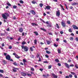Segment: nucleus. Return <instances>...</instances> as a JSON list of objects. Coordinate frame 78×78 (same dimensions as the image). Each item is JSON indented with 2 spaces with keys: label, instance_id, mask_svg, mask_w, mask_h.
Instances as JSON below:
<instances>
[{
  "label": "nucleus",
  "instance_id": "obj_61",
  "mask_svg": "<svg viewBox=\"0 0 78 78\" xmlns=\"http://www.w3.org/2000/svg\"><path fill=\"white\" fill-rule=\"evenodd\" d=\"M13 19L14 20H16V17L14 16L13 18Z\"/></svg>",
  "mask_w": 78,
  "mask_h": 78
},
{
  "label": "nucleus",
  "instance_id": "obj_24",
  "mask_svg": "<svg viewBox=\"0 0 78 78\" xmlns=\"http://www.w3.org/2000/svg\"><path fill=\"white\" fill-rule=\"evenodd\" d=\"M68 31L70 33H72V29L70 28L69 29Z\"/></svg>",
  "mask_w": 78,
  "mask_h": 78
},
{
  "label": "nucleus",
  "instance_id": "obj_64",
  "mask_svg": "<svg viewBox=\"0 0 78 78\" xmlns=\"http://www.w3.org/2000/svg\"><path fill=\"white\" fill-rule=\"evenodd\" d=\"M20 65H22V66H23V63L22 62H21L20 63Z\"/></svg>",
  "mask_w": 78,
  "mask_h": 78
},
{
  "label": "nucleus",
  "instance_id": "obj_44",
  "mask_svg": "<svg viewBox=\"0 0 78 78\" xmlns=\"http://www.w3.org/2000/svg\"><path fill=\"white\" fill-rule=\"evenodd\" d=\"M58 53H61V51L60 50V49H59L58 50Z\"/></svg>",
  "mask_w": 78,
  "mask_h": 78
},
{
  "label": "nucleus",
  "instance_id": "obj_48",
  "mask_svg": "<svg viewBox=\"0 0 78 78\" xmlns=\"http://www.w3.org/2000/svg\"><path fill=\"white\" fill-rule=\"evenodd\" d=\"M45 56L46 57V58H48L49 56H48V55H45Z\"/></svg>",
  "mask_w": 78,
  "mask_h": 78
},
{
  "label": "nucleus",
  "instance_id": "obj_55",
  "mask_svg": "<svg viewBox=\"0 0 78 78\" xmlns=\"http://www.w3.org/2000/svg\"><path fill=\"white\" fill-rule=\"evenodd\" d=\"M70 35H71V36H74V34H73V33H71L70 34Z\"/></svg>",
  "mask_w": 78,
  "mask_h": 78
},
{
  "label": "nucleus",
  "instance_id": "obj_18",
  "mask_svg": "<svg viewBox=\"0 0 78 78\" xmlns=\"http://www.w3.org/2000/svg\"><path fill=\"white\" fill-rule=\"evenodd\" d=\"M46 42H47V44L48 45H49V44H50L51 42H50V41H47Z\"/></svg>",
  "mask_w": 78,
  "mask_h": 78
},
{
  "label": "nucleus",
  "instance_id": "obj_12",
  "mask_svg": "<svg viewBox=\"0 0 78 78\" xmlns=\"http://www.w3.org/2000/svg\"><path fill=\"white\" fill-rule=\"evenodd\" d=\"M52 76L54 78H58V76H56V75L54 73L52 74Z\"/></svg>",
  "mask_w": 78,
  "mask_h": 78
},
{
  "label": "nucleus",
  "instance_id": "obj_35",
  "mask_svg": "<svg viewBox=\"0 0 78 78\" xmlns=\"http://www.w3.org/2000/svg\"><path fill=\"white\" fill-rule=\"evenodd\" d=\"M4 73V71L3 70H0V73Z\"/></svg>",
  "mask_w": 78,
  "mask_h": 78
},
{
  "label": "nucleus",
  "instance_id": "obj_31",
  "mask_svg": "<svg viewBox=\"0 0 78 78\" xmlns=\"http://www.w3.org/2000/svg\"><path fill=\"white\" fill-rule=\"evenodd\" d=\"M27 76H32L31 74L29 73H27Z\"/></svg>",
  "mask_w": 78,
  "mask_h": 78
},
{
  "label": "nucleus",
  "instance_id": "obj_3",
  "mask_svg": "<svg viewBox=\"0 0 78 78\" xmlns=\"http://www.w3.org/2000/svg\"><path fill=\"white\" fill-rule=\"evenodd\" d=\"M17 70H19V68H16L14 67H13L12 69V70L13 72H17Z\"/></svg>",
  "mask_w": 78,
  "mask_h": 78
},
{
  "label": "nucleus",
  "instance_id": "obj_63",
  "mask_svg": "<svg viewBox=\"0 0 78 78\" xmlns=\"http://www.w3.org/2000/svg\"><path fill=\"white\" fill-rule=\"evenodd\" d=\"M7 55V53H4V56H6Z\"/></svg>",
  "mask_w": 78,
  "mask_h": 78
},
{
  "label": "nucleus",
  "instance_id": "obj_14",
  "mask_svg": "<svg viewBox=\"0 0 78 78\" xmlns=\"http://www.w3.org/2000/svg\"><path fill=\"white\" fill-rule=\"evenodd\" d=\"M50 9V6H47L45 8V9Z\"/></svg>",
  "mask_w": 78,
  "mask_h": 78
},
{
  "label": "nucleus",
  "instance_id": "obj_10",
  "mask_svg": "<svg viewBox=\"0 0 78 78\" xmlns=\"http://www.w3.org/2000/svg\"><path fill=\"white\" fill-rule=\"evenodd\" d=\"M19 32L20 33H22L23 32V28L22 27H20L19 30Z\"/></svg>",
  "mask_w": 78,
  "mask_h": 78
},
{
  "label": "nucleus",
  "instance_id": "obj_2",
  "mask_svg": "<svg viewBox=\"0 0 78 78\" xmlns=\"http://www.w3.org/2000/svg\"><path fill=\"white\" fill-rule=\"evenodd\" d=\"M21 48L22 49H24V50L25 51H28V47H27V46H24L23 45L21 46Z\"/></svg>",
  "mask_w": 78,
  "mask_h": 78
},
{
  "label": "nucleus",
  "instance_id": "obj_7",
  "mask_svg": "<svg viewBox=\"0 0 78 78\" xmlns=\"http://www.w3.org/2000/svg\"><path fill=\"white\" fill-rule=\"evenodd\" d=\"M61 25L63 27H66V23H65L64 22H61Z\"/></svg>",
  "mask_w": 78,
  "mask_h": 78
},
{
  "label": "nucleus",
  "instance_id": "obj_26",
  "mask_svg": "<svg viewBox=\"0 0 78 78\" xmlns=\"http://www.w3.org/2000/svg\"><path fill=\"white\" fill-rule=\"evenodd\" d=\"M70 73L71 74H72V75H76V73H74L73 72H71Z\"/></svg>",
  "mask_w": 78,
  "mask_h": 78
},
{
  "label": "nucleus",
  "instance_id": "obj_39",
  "mask_svg": "<svg viewBox=\"0 0 78 78\" xmlns=\"http://www.w3.org/2000/svg\"><path fill=\"white\" fill-rule=\"evenodd\" d=\"M39 6L40 7H42L43 6V4L42 3H41L39 4Z\"/></svg>",
  "mask_w": 78,
  "mask_h": 78
},
{
  "label": "nucleus",
  "instance_id": "obj_50",
  "mask_svg": "<svg viewBox=\"0 0 78 78\" xmlns=\"http://www.w3.org/2000/svg\"><path fill=\"white\" fill-rule=\"evenodd\" d=\"M70 67H73L74 66V65L73 64L70 65H69Z\"/></svg>",
  "mask_w": 78,
  "mask_h": 78
},
{
  "label": "nucleus",
  "instance_id": "obj_47",
  "mask_svg": "<svg viewBox=\"0 0 78 78\" xmlns=\"http://www.w3.org/2000/svg\"><path fill=\"white\" fill-rule=\"evenodd\" d=\"M37 58H38L39 57V55L37 53Z\"/></svg>",
  "mask_w": 78,
  "mask_h": 78
},
{
  "label": "nucleus",
  "instance_id": "obj_20",
  "mask_svg": "<svg viewBox=\"0 0 78 78\" xmlns=\"http://www.w3.org/2000/svg\"><path fill=\"white\" fill-rule=\"evenodd\" d=\"M41 30H42V31H46V30H45V29L44 28H41Z\"/></svg>",
  "mask_w": 78,
  "mask_h": 78
},
{
  "label": "nucleus",
  "instance_id": "obj_6",
  "mask_svg": "<svg viewBox=\"0 0 78 78\" xmlns=\"http://www.w3.org/2000/svg\"><path fill=\"white\" fill-rule=\"evenodd\" d=\"M72 27L73 28V29H76V30H78V27L76 26L73 25L72 26Z\"/></svg>",
  "mask_w": 78,
  "mask_h": 78
},
{
  "label": "nucleus",
  "instance_id": "obj_56",
  "mask_svg": "<svg viewBox=\"0 0 78 78\" xmlns=\"http://www.w3.org/2000/svg\"><path fill=\"white\" fill-rule=\"evenodd\" d=\"M63 42H65V43H67V41H66V40H63Z\"/></svg>",
  "mask_w": 78,
  "mask_h": 78
},
{
  "label": "nucleus",
  "instance_id": "obj_53",
  "mask_svg": "<svg viewBox=\"0 0 78 78\" xmlns=\"http://www.w3.org/2000/svg\"><path fill=\"white\" fill-rule=\"evenodd\" d=\"M44 63H46V64H48V62L47 61H44Z\"/></svg>",
  "mask_w": 78,
  "mask_h": 78
},
{
  "label": "nucleus",
  "instance_id": "obj_22",
  "mask_svg": "<svg viewBox=\"0 0 78 78\" xmlns=\"http://www.w3.org/2000/svg\"><path fill=\"white\" fill-rule=\"evenodd\" d=\"M34 34H35V35L36 36H38V35H39V34H38V33L36 32H34Z\"/></svg>",
  "mask_w": 78,
  "mask_h": 78
},
{
  "label": "nucleus",
  "instance_id": "obj_16",
  "mask_svg": "<svg viewBox=\"0 0 78 78\" xmlns=\"http://www.w3.org/2000/svg\"><path fill=\"white\" fill-rule=\"evenodd\" d=\"M31 24L32 26H34V25H35V26H37V24H36L34 23H32Z\"/></svg>",
  "mask_w": 78,
  "mask_h": 78
},
{
  "label": "nucleus",
  "instance_id": "obj_11",
  "mask_svg": "<svg viewBox=\"0 0 78 78\" xmlns=\"http://www.w3.org/2000/svg\"><path fill=\"white\" fill-rule=\"evenodd\" d=\"M22 75L23 76H26L27 75V74L25 73L22 72L21 73Z\"/></svg>",
  "mask_w": 78,
  "mask_h": 78
},
{
  "label": "nucleus",
  "instance_id": "obj_21",
  "mask_svg": "<svg viewBox=\"0 0 78 78\" xmlns=\"http://www.w3.org/2000/svg\"><path fill=\"white\" fill-rule=\"evenodd\" d=\"M46 52L47 53H48V54H50L51 53V52L50 51H48V50H46Z\"/></svg>",
  "mask_w": 78,
  "mask_h": 78
},
{
  "label": "nucleus",
  "instance_id": "obj_32",
  "mask_svg": "<svg viewBox=\"0 0 78 78\" xmlns=\"http://www.w3.org/2000/svg\"><path fill=\"white\" fill-rule=\"evenodd\" d=\"M69 78H72V76H73L72 75L70 74L69 75Z\"/></svg>",
  "mask_w": 78,
  "mask_h": 78
},
{
  "label": "nucleus",
  "instance_id": "obj_43",
  "mask_svg": "<svg viewBox=\"0 0 78 78\" xmlns=\"http://www.w3.org/2000/svg\"><path fill=\"white\" fill-rule=\"evenodd\" d=\"M1 36H5V34L4 33V34H3V33H1Z\"/></svg>",
  "mask_w": 78,
  "mask_h": 78
},
{
  "label": "nucleus",
  "instance_id": "obj_49",
  "mask_svg": "<svg viewBox=\"0 0 78 78\" xmlns=\"http://www.w3.org/2000/svg\"><path fill=\"white\" fill-rule=\"evenodd\" d=\"M54 46H55V47H58V45H57L56 44H54Z\"/></svg>",
  "mask_w": 78,
  "mask_h": 78
},
{
  "label": "nucleus",
  "instance_id": "obj_23",
  "mask_svg": "<svg viewBox=\"0 0 78 78\" xmlns=\"http://www.w3.org/2000/svg\"><path fill=\"white\" fill-rule=\"evenodd\" d=\"M22 45H25V44H27V43L25 41H23L22 43Z\"/></svg>",
  "mask_w": 78,
  "mask_h": 78
},
{
  "label": "nucleus",
  "instance_id": "obj_46",
  "mask_svg": "<svg viewBox=\"0 0 78 78\" xmlns=\"http://www.w3.org/2000/svg\"><path fill=\"white\" fill-rule=\"evenodd\" d=\"M9 49H11V48H12V46H9Z\"/></svg>",
  "mask_w": 78,
  "mask_h": 78
},
{
  "label": "nucleus",
  "instance_id": "obj_9",
  "mask_svg": "<svg viewBox=\"0 0 78 78\" xmlns=\"http://www.w3.org/2000/svg\"><path fill=\"white\" fill-rule=\"evenodd\" d=\"M65 66L66 67H67V68H68V69H69L70 68L69 65L68 64H67V63H65Z\"/></svg>",
  "mask_w": 78,
  "mask_h": 78
},
{
  "label": "nucleus",
  "instance_id": "obj_38",
  "mask_svg": "<svg viewBox=\"0 0 78 78\" xmlns=\"http://www.w3.org/2000/svg\"><path fill=\"white\" fill-rule=\"evenodd\" d=\"M13 8L14 9H16L17 8V6L16 5H13Z\"/></svg>",
  "mask_w": 78,
  "mask_h": 78
},
{
  "label": "nucleus",
  "instance_id": "obj_29",
  "mask_svg": "<svg viewBox=\"0 0 78 78\" xmlns=\"http://www.w3.org/2000/svg\"><path fill=\"white\" fill-rule=\"evenodd\" d=\"M70 41H73V37H70L69 38Z\"/></svg>",
  "mask_w": 78,
  "mask_h": 78
},
{
  "label": "nucleus",
  "instance_id": "obj_17",
  "mask_svg": "<svg viewBox=\"0 0 78 78\" xmlns=\"http://www.w3.org/2000/svg\"><path fill=\"white\" fill-rule=\"evenodd\" d=\"M56 27L57 28H58V29H59V25H58V23L56 24Z\"/></svg>",
  "mask_w": 78,
  "mask_h": 78
},
{
  "label": "nucleus",
  "instance_id": "obj_25",
  "mask_svg": "<svg viewBox=\"0 0 78 78\" xmlns=\"http://www.w3.org/2000/svg\"><path fill=\"white\" fill-rule=\"evenodd\" d=\"M34 43L35 45H36L37 44V40L36 39H35L34 40Z\"/></svg>",
  "mask_w": 78,
  "mask_h": 78
},
{
  "label": "nucleus",
  "instance_id": "obj_13",
  "mask_svg": "<svg viewBox=\"0 0 78 78\" xmlns=\"http://www.w3.org/2000/svg\"><path fill=\"white\" fill-rule=\"evenodd\" d=\"M78 3L77 2L73 3L72 4V6H75V5H78Z\"/></svg>",
  "mask_w": 78,
  "mask_h": 78
},
{
  "label": "nucleus",
  "instance_id": "obj_58",
  "mask_svg": "<svg viewBox=\"0 0 78 78\" xmlns=\"http://www.w3.org/2000/svg\"><path fill=\"white\" fill-rule=\"evenodd\" d=\"M74 77L75 78H77V75H76V74H75L74 75Z\"/></svg>",
  "mask_w": 78,
  "mask_h": 78
},
{
  "label": "nucleus",
  "instance_id": "obj_54",
  "mask_svg": "<svg viewBox=\"0 0 78 78\" xmlns=\"http://www.w3.org/2000/svg\"><path fill=\"white\" fill-rule=\"evenodd\" d=\"M58 66H61V63H58Z\"/></svg>",
  "mask_w": 78,
  "mask_h": 78
},
{
  "label": "nucleus",
  "instance_id": "obj_33",
  "mask_svg": "<svg viewBox=\"0 0 78 78\" xmlns=\"http://www.w3.org/2000/svg\"><path fill=\"white\" fill-rule=\"evenodd\" d=\"M51 67H52V66L51 65H50L48 66V69H50L51 68Z\"/></svg>",
  "mask_w": 78,
  "mask_h": 78
},
{
  "label": "nucleus",
  "instance_id": "obj_41",
  "mask_svg": "<svg viewBox=\"0 0 78 78\" xmlns=\"http://www.w3.org/2000/svg\"><path fill=\"white\" fill-rule=\"evenodd\" d=\"M30 50L31 51H33V48L32 47L30 48Z\"/></svg>",
  "mask_w": 78,
  "mask_h": 78
},
{
  "label": "nucleus",
  "instance_id": "obj_57",
  "mask_svg": "<svg viewBox=\"0 0 78 78\" xmlns=\"http://www.w3.org/2000/svg\"><path fill=\"white\" fill-rule=\"evenodd\" d=\"M76 41H78V37H76Z\"/></svg>",
  "mask_w": 78,
  "mask_h": 78
},
{
  "label": "nucleus",
  "instance_id": "obj_36",
  "mask_svg": "<svg viewBox=\"0 0 78 78\" xmlns=\"http://www.w3.org/2000/svg\"><path fill=\"white\" fill-rule=\"evenodd\" d=\"M30 70H31V71H34V69L33 68H31Z\"/></svg>",
  "mask_w": 78,
  "mask_h": 78
},
{
  "label": "nucleus",
  "instance_id": "obj_19",
  "mask_svg": "<svg viewBox=\"0 0 78 78\" xmlns=\"http://www.w3.org/2000/svg\"><path fill=\"white\" fill-rule=\"evenodd\" d=\"M3 62L4 64H6L7 63L6 61L5 60H3Z\"/></svg>",
  "mask_w": 78,
  "mask_h": 78
},
{
  "label": "nucleus",
  "instance_id": "obj_15",
  "mask_svg": "<svg viewBox=\"0 0 78 78\" xmlns=\"http://www.w3.org/2000/svg\"><path fill=\"white\" fill-rule=\"evenodd\" d=\"M15 56V58H17V59H19V58H20V56H19L17 54H16Z\"/></svg>",
  "mask_w": 78,
  "mask_h": 78
},
{
  "label": "nucleus",
  "instance_id": "obj_8",
  "mask_svg": "<svg viewBox=\"0 0 78 78\" xmlns=\"http://www.w3.org/2000/svg\"><path fill=\"white\" fill-rule=\"evenodd\" d=\"M30 12L33 15H35L36 12L34 10H31L30 11Z\"/></svg>",
  "mask_w": 78,
  "mask_h": 78
},
{
  "label": "nucleus",
  "instance_id": "obj_40",
  "mask_svg": "<svg viewBox=\"0 0 78 78\" xmlns=\"http://www.w3.org/2000/svg\"><path fill=\"white\" fill-rule=\"evenodd\" d=\"M23 63H25V62H27V61L26 60H25V59H23Z\"/></svg>",
  "mask_w": 78,
  "mask_h": 78
},
{
  "label": "nucleus",
  "instance_id": "obj_45",
  "mask_svg": "<svg viewBox=\"0 0 78 78\" xmlns=\"http://www.w3.org/2000/svg\"><path fill=\"white\" fill-rule=\"evenodd\" d=\"M67 23L68 24H70V21H67Z\"/></svg>",
  "mask_w": 78,
  "mask_h": 78
},
{
  "label": "nucleus",
  "instance_id": "obj_5",
  "mask_svg": "<svg viewBox=\"0 0 78 78\" xmlns=\"http://www.w3.org/2000/svg\"><path fill=\"white\" fill-rule=\"evenodd\" d=\"M56 16L57 17H59L60 16V11L59 10H58L56 12Z\"/></svg>",
  "mask_w": 78,
  "mask_h": 78
},
{
  "label": "nucleus",
  "instance_id": "obj_4",
  "mask_svg": "<svg viewBox=\"0 0 78 78\" xmlns=\"http://www.w3.org/2000/svg\"><path fill=\"white\" fill-rule=\"evenodd\" d=\"M5 58L7 60L9 61L11 59V56L9 55H7L5 57Z\"/></svg>",
  "mask_w": 78,
  "mask_h": 78
},
{
  "label": "nucleus",
  "instance_id": "obj_28",
  "mask_svg": "<svg viewBox=\"0 0 78 78\" xmlns=\"http://www.w3.org/2000/svg\"><path fill=\"white\" fill-rule=\"evenodd\" d=\"M13 64L14 66H17V65H18V64H17V63H16V62H14V63H13Z\"/></svg>",
  "mask_w": 78,
  "mask_h": 78
},
{
  "label": "nucleus",
  "instance_id": "obj_52",
  "mask_svg": "<svg viewBox=\"0 0 78 78\" xmlns=\"http://www.w3.org/2000/svg\"><path fill=\"white\" fill-rule=\"evenodd\" d=\"M48 34L49 35H53V34L51 33H48Z\"/></svg>",
  "mask_w": 78,
  "mask_h": 78
},
{
  "label": "nucleus",
  "instance_id": "obj_30",
  "mask_svg": "<svg viewBox=\"0 0 78 78\" xmlns=\"http://www.w3.org/2000/svg\"><path fill=\"white\" fill-rule=\"evenodd\" d=\"M55 61L56 62H59V61L58 59H56L55 60Z\"/></svg>",
  "mask_w": 78,
  "mask_h": 78
},
{
  "label": "nucleus",
  "instance_id": "obj_37",
  "mask_svg": "<svg viewBox=\"0 0 78 78\" xmlns=\"http://www.w3.org/2000/svg\"><path fill=\"white\" fill-rule=\"evenodd\" d=\"M47 27H52V26L51 25L49 24L47 26Z\"/></svg>",
  "mask_w": 78,
  "mask_h": 78
},
{
  "label": "nucleus",
  "instance_id": "obj_1",
  "mask_svg": "<svg viewBox=\"0 0 78 78\" xmlns=\"http://www.w3.org/2000/svg\"><path fill=\"white\" fill-rule=\"evenodd\" d=\"M9 15L8 13L6 12L4 14H2V17H3L4 19H8V17H9Z\"/></svg>",
  "mask_w": 78,
  "mask_h": 78
},
{
  "label": "nucleus",
  "instance_id": "obj_59",
  "mask_svg": "<svg viewBox=\"0 0 78 78\" xmlns=\"http://www.w3.org/2000/svg\"><path fill=\"white\" fill-rule=\"evenodd\" d=\"M41 61V58L40 57H39L38 61Z\"/></svg>",
  "mask_w": 78,
  "mask_h": 78
},
{
  "label": "nucleus",
  "instance_id": "obj_42",
  "mask_svg": "<svg viewBox=\"0 0 78 78\" xmlns=\"http://www.w3.org/2000/svg\"><path fill=\"white\" fill-rule=\"evenodd\" d=\"M20 3L23 4V1H22V0H20Z\"/></svg>",
  "mask_w": 78,
  "mask_h": 78
},
{
  "label": "nucleus",
  "instance_id": "obj_62",
  "mask_svg": "<svg viewBox=\"0 0 78 78\" xmlns=\"http://www.w3.org/2000/svg\"><path fill=\"white\" fill-rule=\"evenodd\" d=\"M75 67H76V69H78V66L76 65L75 66Z\"/></svg>",
  "mask_w": 78,
  "mask_h": 78
},
{
  "label": "nucleus",
  "instance_id": "obj_27",
  "mask_svg": "<svg viewBox=\"0 0 78 78\" xmlns=\"http://www.w3.org/2000/svg\"><path fill=\"white\" fill-rule=\"evenodd\" d=\"M32 3H33V4H34V5L36 3V2L34 1H32Z\"/></svg>",
  "mask_w": 78,
  "mask_h": 78
},
{
  "label": "nucleus",
  "instance_id": "obj_51",
  "mask_svg": "<svg viewBox=\"0 0 78 78\" xmlns=\"http://www.w3.org/2000/svg\"><path fill=\"white\" fill-rule=\"evenodd\" d=\"M41 20H42V21L43 22V23H45V21H44L42 19H41Z\"/></svg>",
  "mask_w": 78,
  "mask_h": 78
},
{
  "label": "nucleus",
  "instance_id": "obj_60",
  "mask_svg": "<svg viewBox=\"0 0 78 78\" xmlns=\"http://www.w3.org/2000/svg\"><path fill=\"white\" fill-rule=\"evenodd\" d=\"M2 47H4V46H5V44H4V43H2Z\"/></svg>",
  "mask_w": 78,
  "mask_h": 78
},
{
  "label": "nucleus",
  "instance_id": "obj_34",
  "mask_svg": "<svg viewBox=\"0 0 78 78\" xmlns=\"http://www.w3.org/2000/svg\"><path fill=\"white\" fill-rule=\"evenodd\" d=\"M6 4L7 5H8V6H11V5L9 3V2H8V3H6Z\"/></svg>",
  "mask_w": 78,
  "mask_h": 78
}]
</instances>
